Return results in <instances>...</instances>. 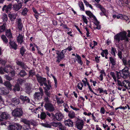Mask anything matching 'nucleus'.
I'll list each match as a JSON object with an SVG mask.
<instances>
[{
    "mask_svg": "<svg viewBox=\"0 0 130 130\" xmlns=\"http://www.w3.org/2000/svg\"><path fill=\"white\" fill-rule=\"evenodd\" d=\"M26 72L24 70H21L19 74V75H20L21 77H24L26 76Z\"/></svg>",
    "mask_w": 130,
    "mask_h": 130,
    "instance_id": "nucleus-36",
    "label": "nucleus"
},
{
    "mask_svg": "<svg viewBox=\"0 0 130 130\" xmlns=\"http://www.w3.org/2000/svg\"><path fill=\"white\" fill-rule=\"evenodd\" d=\"M28 10L26 8H25L22 10V14L24 16H25L27 14Z\"/></svg>",
    "mask_w": 130,
    "mask_h": 130,
    "instance_id": "nucleus-45",
    "label": "nucleus"
},
{
    "mask_svg": "<svg viewBox=\"0 0 130 130\" xmlns=\"http://www.w3.org/2000/svg\"><path fill=\"white\" fill-rule=\"evenodd\" d=\"M43 95L39 92H35L34 95V98L35 99L40 100L42 99Z\"/></svg>",
    "mask_w": 130,
    "mask_h": 130,
    "instance_id": "nucleus-22",
    "label": "nucleus"
},
{
    "mask_svg": "<svg viewBox=\"0 0 130 130\" xmlns=\"http://www.w3.org/2000/svg\"><path fill=\"white\" fill-rule=\"evenodd\" d=\"M16 63L17 65L20 66L23 69L26 70L27 68L24 63L22 61H17L16 62Z\"/></svg>",
    "mask_w": 130,
    "mask_h": 130,
    "instance_id": "nucleus-21",
    "label": "nucleus"
},
{
    "mask_svg": "<svg viewBox=\"0 0 130 130\" xmlns=\"http://www.w3.org/2000/svg\"><path fill=\"white\" fill-rule=\"evenodd\" d=\"M12 4L9 3L8 5H4L2 9L3 11H5L6 13H8L10 12L12 9Z\"/></svg>",
    "mask_w": 130,
    "mask_h": 130,
    "instance_id": "nucleus-10",
    "label": "nucleus"
},
{
    "mask_svg": "<svg viewBox=\"0 0 130 130\" xmlns=\"http://www.w3.org/2000/svg\"><path fill=\"white\" fill-rule=\"evenodd\" d=\"M116 51V49L115 47H111V53L112 55H113L114 57L116 56L115 52H117Z\"/></svg>",
    "mask_w": 130,
    "mask_h": 130,
    "instance_id": "nucleus-43",
    "label": "nucleus"
},
{
    "mask_svg": "<svg viewBox=\"0 0 130 130\" xmlns=\"http://www.w3.org/2000/svg\"><path fill=\"white\" fill-rule=\"evenodd\" d=\"M4 77L6 78V79L9 81H10L12 79V78L11 77L9 76L8 75H5Z\"/></svg>",
    "mask_w": 130,
    "mask_h": 130,
    "instance_id": "nucleus-62",
    "label": "nucleus"
},
{
    "mask_svg": "<svg viewBox=\"0 0 130 130\" xmlns=\"http://www.w3.org/2000/svg\"><path fill=\"white\" fill-rule=\"evenodd\" d=\"M38 80V82L40 84L41 86H44L43 89L45 90V92L47 91V90H50L52 88V82L50 80L47 81L46 78L41 77Z\"/></svg>",
    "mask_w": 130,
    "mask_h": 130,
    "instance_id": "nucleus-1",
    "label": "nucleus"
},
{
    "mask_svg": "<svg viewBox=\"0 0 130 130\" xmlns=\"http://www.w3.org/2000/svg\"><path fill=\"white\" fill-rule=\"evenodd\" d=\"M121 19L127 21L129 20L128 17L122 14L121 15Z\"/></svg>",
    "mask_w": 130,
    "mask_h": 130,
    "instance_id": "nucleus-49",
    "label": "nucleus"
},
{
    "mask_svg": "<svg viewBox=\"0 0 130 130\" xmlns=\"http://www.w3.org/2000/svg\"><path fill=\"white\" fill-rule=\"evenodd\" d=\"M84 86V84L81 82L77 84V86L78 89L81 90H82V88Z\"/></svg>",
    "mask_w": 130,
    "mask_h": 130,
    "instance_id": "nucleus-47",
    "label": "nucleus"
},
{
    "mask_svg": "<svg viewBox=\"0 0 130 130\" xmlns=\"http://www.w3.org/2000/svg\"><path fill=\"white\" fill-rule=\"evenodd\" d=\"M75 57L77 58L76 60L78 63L81 66L83 64V62L80 56L76 54Z\"/></svg>",
    "mask_w": 130,
    "mask_h": 130,
    "instance_id": "nucleus-29",
    "label": "nucleus"
},
{
    "mask_svg": "<svg viewBox=\"0 0 130 130\" xmlns=\"http://www.w3.org/2000/svg\"><path fill=\"white\" fill-rule=\"evenodd\" d=\"M8 16L10 20L12 21H14L16 19L17 15L16 14H15L14 13H9L8 14Z\"/></svg>",
    "mask_w": 130,
    "mask_h": 130,
    "instance_id": "nucleus-31",
    "label": "nucleus"
},
{
    "mask_svg": "<svg viewBox=\"0 0 130 130\" xmlns=\"http://www.w3.org/2000/svg\"><path fill=\"white\" fill-rule=\"evenodd\" d=\"M24 80L22 79H19L17 81V83L19 85H21L23 83Z\"/></svg>",
    "mask_w": 130,
    "mask_h": 130,
    "instance_id": "nucleus-55",
    "label": "nucleus"
},
{
    "mask_svg": "<svg viewBox=\"0 0 130 130\" xmlns=\"http://www.w3.org/2000/svg\"><path fill=\"white\" fill-rule=\"evenodd\" d=\"M6 35L8 38L9 40H11L13 38L12 34L11 32V30L10 29H7L5 31Z\"/></svg>",
    "mask_w": 130,
    "mask_h": 130,
    "instance_id": "nucleus-20",
    "label": "nucleus"
},
{
    "mask_svg": "<svg viewBox=\"0 0 130 130\" xmlns=\"http://www.w3.org/2000/svg\"><path fill=\"white\" fill-rule=\"evenodd\" d=\"M22 5L19 4H13L12 6V8L15 12L18 11L22 7Z\"/></svg>",
    "mask_w": 130,
    "mask_h": 130,
    "instance_id": "nucleus-18",
    "label": "nucleus"
},
{
    "mask_svg": "<svg viewBox=\"0 0 130 130\" xmlns=\"http://www.w3.org/2000/svg\"><path fill=\"white\" fill-rule=\"evenodd\" d=\"M22 128L21 125L18 123H14L13 125H10L8 128V130H18Z\"/></svg>",
    "mask_w": 130,
    "mask_h": 130,
    "instance_id": "nucleus-9",
    "label": "nucleus"
},
{
    "mask_svg": "<svg viewBox=\"0 0 130 130\" xmlns=\"http://www.w3.org/2000/svg\"><path fill=\"white\" fill-rule=\"evenodd\" d=\"M51 75L53 78L55 83L54 86L55 88H56L57 87V80L56 78L52 74H51Z\"/></svg>",
    "mask_w": 130,
    "mask_h": 130,
    "instance_id": "nucleus-44",
    "label": "nucleus"
},
{
    "mask_svg": "<svg viewBox=\"0 0 130 130\" xmlns=\"http://www.w3.org/2000/svg\"><path fill=\"white\" fill-rule=\"evenodd\" d=\"M17 24L18 27L19 29L21 30L23 27V25L22 24L21 19V18L18 19Z\"/></svg>",
    "mask_w": 130,
    "mask_h": 130,
    "instance_id": "nucleus-30",
    "label": "nucleus"
},
{
    "mask_svg": "<svg viewBox=\"0 0 130 130\" xmlns=\"http://www.w3.org/2000/svg\"><path fill=\"white\" fill-rule=\"evenodd\" d=\"M88 88L90 91L92 92L94 94L98 96H99L100 95L99 94H97L96 93H95L92 90V89L91 87L90 86H88Z\"/></svg>",
    "mask_w": 130,
    "mask_h": 130,
    "instance_id": "nucleus-59",
    "label": "nucleus"
},
{
    "mask_svg": "<svg viewBox=\"0 0 130 130\" xmlns=\"http://www.w3.org/2000/svg\"><path fill=\"white\" fill-rule=\"evenodd\" d=\"M22 122L26 124V126H30V125L33 126H35V122L33 120H29L26 119H22Z\"/></svg>",
    "mask_w": 130,
    "mask_h": 130,
    "instance_id": "nucleus-11",
    "label": "nucleus"
},
{
    "mask_svg": "<svg viewBox=\"0 0 130 130\" xmlns=\"http://www.w3.org/2000/svg\"><path fill=\"white\" fill-rule=\"evenodd\" d=\"M29 76L33 77L35 74L34 70H31L29 72Z\"/></svg>",
    "mask_w": 130,
    "mask_h": 130,
    "instance_id": "nucleus-46",
    "label": "nucleus"
},
{
    "mask_svg": "<svg viewBox=\"0 0 130 130\" xmlns=\"http://www.w3.org/2000/svg\"><path fill=\"white\" fill-rule=\"evenodd\" d=\"M93 23L94 24L96 25L97 27L95 28L98 29H101V26L100 25V22L98 20L97 18L93 20Z\"/></svg>",
    "mask_w": 130,
    "mask_h": 130,
    "instance_id": "nucleus-25",
    "label": "nucleus"
},
{
    "mask_svg": "<svg viewBox=\"0 0 130 130\" xmlns=\"http://www.w3.org/2000/svg\"><path fill=\"white\" fill-rule=\"evenodd\" d=\"M46 113L44 112H41L40 115V118L42 120H44L46 118Z\"/></svg>",
    "mask_w": 130,
    "mask_h": 130,
    "instance_id": "nucleus-41",
    "label": "nucleus"
},
{
    "mask_svg": "<svg viewBox=\"0 0 130 130\" xmlns=\"http://www.w3.org/2000/svg\"><path fill=\"white\" fill-rule=\"evenodd\" d=\"M6 26V24L5 23H3V25L0 26V32L4 31L5 30Z\"/></svg>",
    "mask_w": 130,
    "mask_h": 130,
    "instance_id": "nucleus-35",
    "label": "nucleus"
},
{
    "mask_svg": "<svg viewBox=\"0 0 130 130\" xmlns=\"http://www.w3.org/2000/svg\"><path fill=\"white\" fill-rule=\"evenodd\" d=\"M9 116V115L6 112H0V121H2L4 120L8 119Z\"/></svg>",
    "mask_w": 130,
    "mask_h": 130,
    "instance_id": "nucleus-12",
    "label": "nucleus"
},
{
    "mask_svg": "<svg viewBox=\"0 0 130 130\" xmlns=\"http://www.w3.org/2000/svg\"><path fill=\"white\" fill-rule=\"evenodd\" d=\"M68 116L70 119H73L75 117V113L73 110L70 111Z\"/></svg>",
    "mask_w": 130,
    "mask_h": 130,
    "instance_id": "nucleus-33",
    "label": "nucleus"
},
{
    "mask_svg": "<svg viewBox=\"0 0 130 130\" xmlns=\"http://www.w3.org/2000/svg\"><path fill=\"white\" fill-rule=\"evenodd\" d=\"M85 29H86V31H87V33L86 34V35H87V37H89L90 36V35H89L90 33L89 32V29L87 27H86L85 28Z\"/></svg>",
    "mask_w": 130,
    "mask_h": 130,
    "instance_id": "nucleus-56",
    "label": "nucleus"
},
{
    "mask_svg": "<svg viewBox=\"0 0 130 130\" xmlns=\"http://www.w3.org/2000/svg\"><path fill=\"white\" fill-rule=\"evenodd\" d=\"M122 53L121 51H119L118 52V55L120 59H122Z\"/></svg>",
    "mask_w": 130,
    "mask_h": 130,
    "instance_id": "nucleus-60",
    "label": "nucleus"
},
{
    "mask_svg": "<svg viewBox=\"0 0 130 130\" xmlns=\"http://www.w3.org/2000/svg\"><path fill=\"white\" fill-rule=\"evenodd\" d=\"M26 90L27 93H29L31 90V88L29 86H27L25 88Z\"/></svg>",
    "mask_w": 130,
    "mask_h": 130,
    "instance_id": "nucleus-61",
    "label": "nucleus"
},
{
    "mask_svg": "<svg viewBox=\"0 0 130 130\" xmlns=\"http://www.w3.org/2000/svg\"><path fill=\"white\" fill-rule=\"evenodd\" d=\"M31 129V127L30 126H26L25 125L23 127L24 130H30Z\"/></svg>",
    "mask_w": 130,
    "mask_h": 130,
    "instance_id": "nucleus-64",
    "label": "nucleus"
},
{
    "mask_svg": "<svg viewBox=\"0 0 130 130\" xmlns=\"http://www.w3.org/2000/svg\"><path fill=\"white\" fill-rule=\"evenodd\" d=\"M18 3V4L22 5V4L25 3V0H15Z\"/></svg>",
    "mask_w": 130,
    "mask_h": 130,
    "instance_id": "nucleus-53",
    "label": "nucleus"
},
{
    "mask_svg": "<svg viewBox=\"0 0 130 130\" xmlns=\"http://www.w3.org/2000/svg\"><path fill=\"white\" fill-rule=\"evenodd\" d=\"M49 90H47V91L46 93L45 92V90H44V92L45 96H44V101L45 102V103H48L50 102V100L48 97H51V93H50V92L49 91Z\"/></svg>",
    "mask_w": 130,
    "mask_h": 130,
    "instance_id": "nucleus-14",
    "label": "nucleus"
},
{
    "mask_svg": "<svg viewBox=\"0 0 130 130\" xmlns=\"http://www.w3.org/2000/svg\"><path fill=\"white\" fill-rule=\"evenodd\" d=\"M12 113V116L14 117L20 118L23 116V112L22 108L18 107L13 110Z\"/></svg>",
    "mask_w": 130,
    "mask_h": 130,
    "instance_id": "nucleus-3",
    "label": "nucleus"
},
{
    "mask_svg": "<svg viewBox=\"0 0 130 130\" xmlns=\"http://www.w3.org/2000/svg\"><path fill=\"white\" fill-rule=\"evenodd\" d=\"M4 85L7 87V88L10 91L12 90V85L11 84L10 82L8 81H5L4 83Z\"/></svg>",
    "mask_w": 130,
    "mask_h": 130,
    "instance_id": "nucleus-23",
    "label": "nucleus"
},
{
    "mask_svg": "<svg viewBox=\"0 0 130 130\" xmlns=\"http://www.w3.org/2000/svg\"><path fill=\"white\" fill-rule=\"evenodd\" d=\"M11 102L12 104L14 106H18L20 103V101L19 99L18 98H12L11 99Z\"/></svg>",
    "mask_w": 130,
    "mask_h": 130,
    "instance_id": "nucleus-16",
    "label": "nucleus"
},
{
    "mask_svg": "<svg viewBox=\"0 0 130 130\" xmlns=\"http://www.w3.org/2000/svg\"><path fill=\"white\" fill-rule=\"evenodd\" d=\"M84 122L82 119H77L75 122L76 127L79 130H82L83 128Z\"/></svg>",
    "mask_w": 130,
    "mask_h": 130,
    "instance_id": "nucleus-6",
    "label": "nucleus"
},
{
    "mask_svg": "<svg viewBox=\"0 0 130 130\" xmlns=\"http://www.w3.org/2000/svg\"><path fill=\"white\" fill-rule=\"evenodd\" d=\"M60 123V122L56 123L54 122H51V127H52V126H53L54 127H56L59 126Z\"/></svg>",
    "mask_w": 130,
    "mask_h": 130,
    "instance_id": "nucleus-42",
    "label": "nucleus"
},
{
    "mask_svg": "<svg viewBox=\"0 0 130 130\" xmlns=\"http://www.w3.org/2000/svg\"><path fill=\"white\" fill-rule=\"evenodd\" d=\"M127 33L125 31L117 34L114 36V39L116 43H119L120 40H125L126 37Z\"/></svg>",
    "mask_w": 130,
    "mask_h": 130,
    "instance_id": "nucleus-2",
    "label": "nucleus"
},
{
    "mask_svg": "<svg viewBox=\"0 0 130 130\" xmlns=\"http://www.w3.org/2000/svg\"><path fill=\"white\" fill-rule=\"evenodd\" d=\"M24 37L22 35L19 34V36L17 37V42L19 43H20V44H21L23 42V40Z\"/></svg>",
    "mask_w": 130,
    "mask_h": 130,
    "instance_id": "nucleus-27",
    "label": "nucleus"
},
{
    "mask_svg": "<svg viewBox=\"0 0 130 130\" xmlns=\"http://www.w3.org/2000/svg\"><path fill=\"white\" fill-rule=\"evenodd\" d=\"M64 124L66 126L68 127H73L74 125L73 122L70 119L65 121Z\"/></svg>",
    "mask_w": 130,
    "mask_h": 130,
    "instance_id": "nucleus-17",
    "label": "nucleus"
},
{
    "mask_svg": "<svg viewBox=\"0 0 130 130\" xmlns=\"http://www.w3.org/2000/svg\"><path fill=\"white\" fill-rule=\"evenodd\" d=\"M3 20L6 22L8 20V17L6 13H4L3 14Z\"/></svg>",
    "mask_w": 130,
    "mask_h": 130,
    "instance_id": "nucleus-52",
    "label": "nucleus"
},
{
    "mask_svg": "<svg viewBox=\"0 0 130 130\" xmlns=\"http://www.w3.org/2000/svg\"><path fill=\"white\" fill-rule=\"evenodd\" d=\"M85 13L90 18H93V20L95 19L96 18V17L93 15L92 12L90 11H85Z\"/></svg>",
    "mask_w": 130,
    "mask_h": 130,
    "instance_id": "nucleus-26",
    "label": "nucleus"
},
{
    "mask_svg": "<svg viewBox=\"0 0 130 130\" xmlns=\"http://www.w3.org/2000/svg\"><path fill=\"white\" fill-rule=\"evenodd\" d=\"M26 51V50L24 46H22L20 48V53L22 56H24L25 53Z\"/></svg>",
    "mask_w": 130,
    "mask_h": 130,
    "instance_id": "nucleus-32",
    "label": "nucleus"
},
{
    "mask_svg": "<svg viewBox=\"0 0 130 130\" xmlns=\"http://www.w3.org/2000/svg\"><path fill=\"white\" fill-rule=\"evenodd\" d=\"M19 98L24 103H29L30 102L29 98L27 96L21 95Z\"/></svg>",
    "mask_w": 130,
    "mask_h": 130,
    "instance_id": "nucleus-19",
    "label": "nucleus"
},
{
    "mask_svg": "<svg viewBox=\"0 0 130 130\" xmlns=\"http://www.w3.org/2000/svg\"><path fill=\"white\" fill-rule=\"evenodd\" d=\"M95 6L98 8H99L101 10L103 7L102 6V5L96 3L94 4Z\"/></svg>",
    "mask_w": 130,
    "mask_h": 130,
    "instance_id": "nucleus-54",
    "label": "nucleus"
},
{
    "mask_svg": "<svg viewBox=\"0 0 130 130\" xmlns=\"http://www.w3.org/2000/svg\"><path fill=\"white\" fill-rule=\"evenodd\" d=\"M78 5L80 8V10L81 11H85L83 3L82 1L79 2Z\"/></svg>",
    "mask_w": 130,
    "mask_h": 130,
    "instance_id": "nucleus-34",
    "label": "nucleus"
},
{
    "mask_svg": "<svg viewBox=\"0 0 130 130\" xmlns=\"http://www.w3.org/2000/svg\"><path fill=\"white\" fill-rule=\"evenodd\" d=\"M65 50H62L60 52V51L58 50L56 51L57 52L56 54L57 55L56 57L57 59L56 61V62L58 63H59L61 60L65 57V54L63 53V51L64 52H65Z\"/></svg>",
    "mask_w": 130,
    "mask_h": 130,
    "instance_id": "nucleus-4",
    "label": "nucleus"
},
{
    "mask_svg": "<svg viewBox=\"0 0 130 130\" xmlns=\"http://www.w3.org/2000/svg\"><path fill=\"white\" fill-rule=\"evenodd\" d=\"M11 66L10 67H5L3 68V72L8 73L10 72Z\"/></svg>",
    "mask_w": 130,
    "mask_h": 130,
    "instance_id": "nucleus-39",
    "label": "nucleus"
},
{
    "mask_svg": "<svg viewBox=\"0 0 130 130\" xmlns=\"http://www.w3.org/2000/svg\"><path fill=\"white\" fill-rule=\"evenodd\" d=\"M6 62V61L5 60L0 59V63L2 65H4Z\"/></svg>",
    "mask_w": 130,
    "mask_h": 130,
    "instance_id": "nucleus-57",
    "label": "nucleus"
},
{
    "mask_svg": "<svg viewBox=\"0 0 130 130\" xmlns=\"http://www.w3.org/2000/svg\"><path fill=\"white\" fill-rule=\"evenodd\" d=\"M100 10L101 12L100 13V14L101 16H105L107 18H108V15L106 13V12L105 9L103 7Z\"/></svg>",
    "mask_w": 130,
    "mask_h": 130,
    "instance_id": "nucleus-28",
    "label": "nucleus"
},
{
    "mask_svg": "<svg viewBox=\"0 0 130 130\" xmlns=\"http://www.w3.org/2000/svg\"><path fill=\"white\" fill-rule=\"evenodd\" d=\"M109 61L112 66L115 65L116 64V61L112 57L109 58Z\"/></svg>",
    "mask_w": 130,
    "mask_h": 130,
    "instance_id": "nucleus-40",
    "label": "nucleus"
},
{
    "mask_svg": "<svg viewBox=\"0 0 130 130\" xmlns=\"http://www.w3.org/2000/svg\"><path fill=\"white\" fill-rule=\"evenodd\" d=\"M58 128L60 130H66V127L63 126L61 123L59 126Z\"/></svg>",
    "mask_w": 130,
    "mask_h": 130,
    "instance_id": "nucleus-48",
    "label": "nucleus"
},
{
    "mask_svg": "<svg viewBox=\"0 0 130 130\" xmlns=\"http://www.w3.org/2000/svg\"><path fill=\"white\" fill-rule=\"evenodd\" d=\"M42 125L43 126L49 128H51V123H42Z\"/></svg>",
    "mask_w": 130,
    "mask_h": 130,
    "instance_id": "nucleus-50",
    "label": "nucleus"
},
{
    "mask_svg": "<svg viewBox=\"0 0 130 130\" xmlns=\"http://www.w3.org/2000/svg\"><path fill=\"white\" fill-rule=\"evenodd\" d=\"M52 116L53 117V120L55 121L57 120L59 121H61L64 118V116L61 113L57 112L55 115L53 114Z\"/></svg>",
    "mask_w": 130,
    "mask_h": 130,
    "instance_id": "nucleus-7",
    "label": "nucleus"
},
{
    "mask_svg": "<svg viewBox=\"0 0 130 130\" xmlns=\"http://www.w3.org/2000/svg\"><path fill=\"white\" fill-rule=\"evenodd\" d=\"M1 38L4 43H8V40L6 36L4 35H2L1 37Z\"/></svg>",
    "mask_w": 130,
    "mask_h": 130,
    "instance_id": "nucleus-37",
    "label": "nucleus"
},
{
    "mask_svg": "<svg viewBox=\"0 0 130 130\" xmlns=\"http://www.w3.org/2000/svg\"><path fill=\"white\" fill-rule=\"evenodd\" d=\"M9 43L10 46V48L13 49L15 50L17 49L18 45L15 41H12L11 40H9Z\"/></svg>",
    "mask_w": 130,
    "mask_h": 130,
    "instance_id": "nucleus-15",
    "label": "nucleus"
},
{
    "mask_svg": "<svg viewBox=\"0 0 130 130\" xmlns=\"http://www.w3.org/2000/svg\"><path fill=\"white\" fill-rule=\"evenodd\" d=\"M9 92V90L6 87H1L0 88V94L1 95H6Z\"/></svg>",
    "mask_w": 130,
    "mask_h": 130,
    "instance_id": "nucleus-13",
    "label": "nucleus"
},
{
    "mask_svg": "<svg viewBox=\"0 0 130 130\" xmlns=\"http://www.w3.org/2000/svg\"><path fill=\"white\" fill-rule=\"evenodd\" d=\"M44 106L46 109L50 112H52L55 110L53 105L50 103H45Z\"/></svg>",
    "mask_w": 130,
    "mask_h": 130,
    "instance_id": "nucleus-8",
    "label": "nucleus"
},
{
    "mask_svg": "<svg viewBox=\"0 0 130 130\" xmlns=\"http://www.w3.org/2000/svg\"><path fill=\"white\" fill-rule=\"evenodd\" d=\"M13 88L12 87L11 91H13L14 92L16 91H19L20 90V86L18 84H16L15 86H13Z\"/></svg>",
    "mask_w": 130,
    "mask_h": 130,
    "instance_id": "nucleus-24",
    "label": "nucleus"
},
{
    "mask_svg": "<svg viewBox=\"0 0 130 130\" xmlns=\"http://www.w3.org/2000/svg\"><path fill=\"white\" fill-rule=\"evenodd\" d=\"M46 114L50 117L52 118V120H53V117L52 116L53 114H54L53 113L50 114L49 112L47 111L46 112Z\"/></svg>",
    "mask_w": 130,
    "mask_h": 130,
    "instance_id": "nucleus-58",
    "label": "nucleus"
},
{
    "mask_svg": "<svg viewBox=\"0 0 130 130\" xmlns=\"http://www.w3.org/2000/svg\"><path fill=\"white\" fill-rule=\"evenodd\" d=\"M122 61L124 65L125 66H126L127 65V61L126 60L123 58L122 59Z\"/></svg>",
    "mask_w": 130,
    "mask_h": 130,
    "instance_id": "nucleus-63",
    "label": "nucleus"
},
{
    "mask_svg": "<svg viewBox=\"0 0 130 130\" xmlns=\"http://www.w3.org/2000/svg\"><path fill=\"white\" fill-rule=\"evenodd\" d=\"M73 50V49H72V46H71L70 45L67 48L65 49H64L63 50H65V52H63V53L64 54H65V53L66 52H67V50H68L69 51H71L72 50ZM63 52H64L63 51Z\"/></svg>",
    "mask_w": 130,
    "mask_h": 130,
    "instance_id": "nucleus-51",
    "label": "nucleus"
},
{
    "mask_svg": "<svg viewBox=\"0 0 130 130\" xmlns=\"http://www.w3.org/2000/svg\"><path fill=\"white\" fill-rule=\"evenodd\" d=\"M120 75L123 78H127L129 76V73L128 71V68L125 66L124 68L120 71Z\"/></svg>",
    "mask_w": 130,
    "mask_h": 130,
    "instance_id": "nucleus-5",
    "label": "nucleus"
},
{
    "mask_svg": "<svg viewBox=\"0 0 130 130\" xmlns=\"http://www.w3.org/2000/svg\"><path fill=\"white\" fill-rule=\"evenodd\" d=\"M15 71L11 67L10 70V72H9V74L12 77H13L15 76Z\"/></svg>",
    "mask_w": 130,
    "mask_h": 130,
    "instance_id": "nucleus-38",
    "label": "nucleus"
}]
</instances>
